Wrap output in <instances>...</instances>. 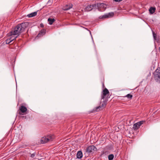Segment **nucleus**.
<instances>
[{
	"instance_id": "obj_12",
	"label": "nucleus",
	"mask_w": 160,
	"mask_h": 160,
	"mask_svg": "<svg viewBox=\"0 0 160 160\" xmlns=\"http://www.w3.org/2000/svg\"><path fill=\"white\" fill-rule=\"evenodd\" d=\"M72 4H69L68 5H66L65 6L63 7L62 8V9L63 10L65 11L67 10L72 8Z\"/></svg>"
},
{
	"instance_id": "obj_14",
	"label": "nucleus",
	"mask_w": 160,
	"mask_h": 160,
	"mask_svg": "<svg viewBox=\"0 0 160 160\" xmlns=\"http://www.w3.org/2000/svg\"><path fill=\"white\" fill-rule=\"evenodd\" d=\"M156 9L155 7H151L150 8L149 11L151 14H153L155 12Z\"/></svg>"
},
{
	"instance_id": "obj_17",
	"label": "nucleus",
	"mask_w": 160,
	"mask_h": 160,
	"mask_svg": "<svg viewBox=\"0 0 160 160\" xmlns=\"http://www.w3.org/2000/svg\"><path fill=\"white\" fill-rule=\"evenodd\" d=\"M77 156L78 158H81L82 157V152L81 151H78L77 152Z\"/></svg>"
},
{
	"instance_id": "obj_15",
	"label": "nucleus",
	"mask_w": 160,
	"mask_h": 160,
	"mask_svg": "<svg viewBox=\"0 0 160 160\" xmlns=\"http://www.w3.org/2000/svg\"><path fill=\"white\" fill-rule=\"evenodd\" d=\"M55 21V19L54 18H49L48 19V23L50 25H52Z\"/></svg>"
},
{
	"instance_id": "obj_23",
	"label": "nucleus",
	"mask_w": 160,
	"mask_h": 160,
	"mask_svg": "<svg viewBox=\"0 0 160 160\" xmlns=\"http://www.w3.org/2000/svg\"><path fill=\"white\" fill-rule=\"evenodd\" d=\"M35 153H33L31 154L30 156L32 158H33L35 157Z\"/></svg>"
},
{
	"instance_id": "obj_26",
	"label": "nucleus",
	"mask_w": 160,
	"mask_h": 160,
	"mask_svg": "<svg viewBox=\"0 0 160 160\" xmlns=\"http://www.w3.org/2000/svg\"><path fill=\"white\" fill-rule=\"evenodd\" d=\"M159 51H160V47H159Z\"/></svg>"
},
{
	"instance_id": "obj_16",
	"label": "nucleus",
	"mask_w": 160,
	"mask_h": 160,
	"mask_svg": "<svg viewBox=\"0 0 160 160\" xmlns=\"http://www.w3.org/2000/svg\"><path fill=\"white\" fill-rule=\"evenodd\" d=\"M37 12H35L28 14L27 16L29 18L32 17H33L36 16L37 14Z\"/></svg>"
},
{
	"instance_id": "obj_19",
	"label": "nucleus",
	"mask_w": 160,
	"mask_h": 160,
	"mask_svg": "<svg viewBox=\"0 0 160 160\" xmlns=\"http://www.w3.org/2000/svg\"><path fill=\"white\" fill-rule=\"evenodd\" d=\"M125 97H126L128 98L131 99L132 97V95L130 94H128L127 95H126Z\"/></svg>"
},
{
	"instance_id": "obj_25",
	"label": "nucleus",
	"mask_w": 160,
	"mask_h": 160,
	"mask_svg": "<svg viewBox=\"0 0 160 160\" xmlns=\"http://www.w3.org/2000/svg\"><path fill=\"white\" fill-rule=\"evenodd\" d=\"M153 37L155 38L156 36V35L154 33V32L153 33Z\"/></svg>"
},
{
	"instance_id": "obj_22",
	"label": "nucleus",
	"mask_w": 160,
	"mask_h": 160,
	"mask_svg": "<svg viewBox=\"0 0 160 160\" xmlns=\"http://www.w3.org/2000/svg\"><path fill=\"white\" fill-rule=\"evenodd\" d=\"M106 153V151L105 150L102 151L101 152V156L103 155Z\"/></svg>"
},
{
	"instance_id": "obj_5",
	"label": "nucleus",
	"mask_w": 160,
	"mask_h": 160,
	"mask_svg": "<svg viewBox=\"0 0 160 160\" xmlns=\"http://www.w3.org/2000/svg\"><path fill=\"white\" fill-rule=\"evenodd\" d=\"M110 94V92H109L108 89L105 88L102 91V94L101 95V98L102 99H103L108 96H109Z\"/></svg>"
},
{
	"instance_id": "obj_20",
	"label": "nucleus",
	"mask_w": 160,
	"mask_h": 160,
	"mask_svg": "<svg viewBox=\"0 0 160 160\" xmlns=\"http://www.w3.org/2000/svg\"><path fill=\"white\" fill-rule=\"evenodd\" d=\"M17 37H17H13V36H12L9 39H10V41H11V42H12V41H13L15 39H16V38Z\"/></svg>"
},
{
	"instance_id": "obj_10",
	"label": "nucleus",
	"mask_w": 160,
	"mask_h": 160,
	"mask_svg": "<svg viewBox=\"0 0 160 160\" xmlns=\"http://www.w3.org/2000/svg\"><path fill=\"white\" fill-rule=\"evenodd\" d=\"M97 148L94 146L91 145L89 146L87 149V152H91L93 151H95Z\"/></svg>"
},
{
	"instance_id": "obj_7",
	"label": "nucleus",
	"mask_w": 160,
	"mask_h": 160,
	"mask_svg": "<svg viewBox=\"0 0 160 160\" xmlns=\"http://www.w3.org/2000/svg\"><path fill=\"white\" fill-rule=\"evenodd\" d=\"M114 15V13L113 12H110L103 15L100 16L99 17V18L100 19H102L111 18L113 17Z\"/></svg>"
},
{
	"instance_id": "obj_13",
	"label": "nucleus",
	"mask_w": 160,
	"mask_h": 160,
	"mask_svg": "<svg viewBox=\"0 0 160 160\" xmlns=\"http://www.w3.org/2000/svg\"><path fill=\"white\" fill-rule=\"evenodd\" d=\"M46 30L45 29H42L38 35V37H41L45 34Z\"/></svg>"
},
{
	"instance_id": "obj_21",
	"label": "nucleus",
	"mask_w": 160,
	"mask_h": 160,
	"mask_svg": "<svg viewBox=\"0 0 160 160\" xmlns=\"http://www.w3.org/2000/svg\"><path fill=\"white\" fill-rule=\"evenodd\" d=\"M10 40V39H9V38L7 39L6 41V43L8 44H9V43H11V41Z\"/></svg>"
},
{
	"instance_id": "obj_6",
	"label": "nucleus",
	"mask_w": 160,
	"mask_h": 160,
	"mask_svg": "<svg viewBox=\"0 0 160 160\" xmlns=\"http://www.w3.org/2000/svg\"><path fill=\"white\" fill-rule=\"evenodd\" d=\"M97 6L98 8V10L100 11H104L106 8V5L104 3H98Z\"/></svg>"
},
{
	"instance_id": "obj_4",
	"label": "nucleus",
	"mask_w": 160,
	"mask_h": 160,
	"mask_svg": "<svg viewBox=\"0 0 160 160\" xmlns=\"http://www.w3.org/2000/svg\"><path fill=\"white\" fill-rule=\"evenodd\" d=\"M27 109L24 106L22 105L20 106L18 110V114L20 115H23L25 114Z\"/></svg>"
},
{
	"instance_id": "obj_27",
	"label": "nucleus",
	"mask_w": 160,
	"mask_h": 160,
	"mask_svg": "<svg viewBox=\"0 0 160 160\" xmlns=\"http://www.w3.org/2000/svg\"><path fill=\"white\" fill-rule=\"evenodd\" d=\"M103 86H104V83H103Z\"/></svg>"
},
{
	"instance_id": "obj_1",
	"label": "nucleus",
	"mask_w": 160,
	"mask_h": 160,
	"mask_svg": "<svg viewBox=\"0 0 160 160\" xmlns=\"http://www.w3.org/2000/svg\"><path fill=\"white\" fill-rule=\"evenodd\" d=\"M27 23L26 22L22 23L21 24H18L10 32V35L11 36L18 35L25 29Z\"/></svg>"
},
{
	"instance_id": "obj_2",
	"label": "nucleus",
	"mask_w": 160,
	"mask_h": 160,
	"mask_svg": "<svg viewBox=\"0 0 160 160\" xmlns=\"http://www.w3.org/2000/svg\"><path fill=\"white\" fill-rule=\"evenodd\" d=\"M55 138V136L53 135H49L44 136L41 138L40 142L41 144H44L48 142L49 141H52Z\"/></svg>"
},
{
	"instance_id": "obj_24",
	"label": "nucleus",
	"mask_w": 160,
	"mask_h": 160,
	"mask_svg": "<svg viewBox=\"0 0 160 160\" xmlns=\"http://www.w3.org/2000/svg\"><path fill=\"white\" fill-rule=\"evenodd\" d=\"M40 27H41V28H43L44 25H43V24L42 23L40 24Z\"/></svg>"
},
{
	"instance_id": "obj_8",
	"label": "nucleus",
	"mask_w": 160,
	"mask_h": 160,
	"mask_svg": "<svg viewBox=\"0 0 160 160\" xmlns=\"http://www.w3.org/2000/svg\"><path fill=\"white\" fill-rule=\"evenodd\" d=\"M107 104V101H104L102 102L100 106L96 108V110L97 112H98L104 108Z\"/></svg>"
},
{
	"instance_id": "obj_18",
	"label": "nucleus",
	"mask_w": 160,
	"mask_h": 160,
	"mask_svg": "<svg viewBox=\"0 0 160 160\" xmlns=\"http://www.w3.org/2000/svg\"><path fill=\"white\" fill-rule=\"evenodd\" d=\"M114 158V155L112 154L109 155L108 156L109 160H112Z\"/></svg>"
},
{
	"instance_id": "obj_11",
	"label": "nucleus",
	"mask_w": 160,
	"mask_h": 160,
	"mask_svg": "<svg viewBox=\"0 0 160 160\" xmlns=\"http://www.w3.org/2000/svg\"><path fill=\"white\" fill-rule=\"evenodd\" d=\"M97 6V4H95L92 5H90L87 6L86 8V10L87 11H91L94 7Z\"/></svg>"
},
{
	"instance_id": "obj_9",
	"label": "nucleus",
	"mask_w": 160,
	"mask_h": 160,
	"mask_svg": "<svg viewBox=\"0 0 160 160\" xmlns=\"http://www.w3.org/2000/svg\"><path fill=\"white\" fill-rule=\"evenodd\" d=\"M144 121H142L134 124L133 125V128L134 130H137L138 129L140 126L143 123Z\"/></svg>"
},
{
	"instance_id": "obj_3",
	"label": "nucleus",
	"mask_w": 160,
	"mask_h": 160,
	"mask_svg": "<svg viewBox=\"0 0 160 160\" xmlns=\"http://www.w3.org/2000/svg\"><path fill=\"white\" fill-rule=\"evenodd\" d=\"M154 78L156 81L160 83V67L154 72Z\"/></svg>"
}]
</instances>
